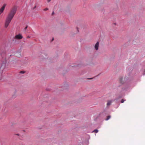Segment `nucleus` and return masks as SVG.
I'll use <instances>...</instances> for the list:
<instances>
[{"mask_svg":"<svg viewBox=\"0 0 145 145\" xmlns=\"http://www.w3.org/2000/svg\"><path fill=\"white\" fill-rule=\"evenodd\" d=\"M17 10V7L15 6H13L10 9V12L6 18L5 24V28H7V27L16 13Z\"/></svg>","mask_w":145,"mask_h":145,"instance_id":"obj_1","label":"nucleus"},{"mask_svg":"<svg viewBox=\"0 0 145 145\" xmlns=\"http://www.w3.org/2000/svg\"><path fill=\"white\" fill-rule=\"evenodd\" d=\"M6 6V4H4L3 6L0 9V14H1L3 12Z\"/></svg>","mask_w":145,"mask_h":145,"instance_id":"obj_2","label":"nucleus"},{"mask_svg":"<svg viewBox=\"0 0 145 145\" xmlns=\"http://www.w3.org/2000/svg\"><path fill=\"white\" fill-rule=\"evenodd\" d=\"M23 38L22 35L20 34H19L15 36V38L18 39H21Z\"/></svg>","mask_w":145,"mask_h":145,"instance_id":"obj_3","label":"nucleus"},{"mask_svg":"<svg viewBox=\"0 0 145 145\" xmlns=\"http://www.w3.org/2000/svg\"><path fill=\"white\" fill-rule=\"evenodd\" d=\"M99 43L98 42H97L95 45L94 47L96 50H98V47L99 46Z\"/></svg>","mask_w":145,"mask_h":145,"instance_id":"obj_4","label":"nucleus"},{"mask_svg":"<svg viewBox=\"0 0 145 145\" xmlns=\"http://www.w3.org/2000/svg\"><path fill=\"white\" fill-rule=\"evenodd\" d=\"M119 82L121 84H123L124 83V81H123V78H120Z\"/></svg>","mask_w":145,"mask_h":145,"instance_id":"obj_5","label":"nucleus"},{"mask_svg":"<svg viewBox=\"0 0 145 145\" xmlns=\"http://www.w3.org/2000/svg\"><path fill=\"white\" fill-rule=\"evenodd\" d=\"M112 103V101L111 100H109L107 101V106H110L111 105V103Z\"/></svg>","mask_w":145,"mask_h":145,"instance_id":"obj_6","label":"nucleus"},{"mask_svg":"<svg viewBox=\"0 0 145 145\" xmlns=\"http://www.w3.org/2000/svg\"><path fill=\"white\" fill-rule=\"evenodd\" d=\"M111 118V116H107V118L105 119L106 120H108L109 119Z\"/></svg>","mask_w":145,"mask_h":145,"instance_id":"obj_7","label":"nucleus"},{"mask_svg":"<svg viewBox=\"0 0 145 145\" xmlns=\"http://www.w3.org/2000/svg\"><path fill=\"white\" fill-rule=\"evenodd\" d=\"M98 131L97 129H95L93 131V132H94L95 133H97Z\"/></svg>","mask_w":145,"mask_h":145,"instance_id":"obj_8","label":"nucleus"},{"mask_svg":"<svg viewBox=\"0 0 145 145\" xmlns=\"http://www.w3.org/2000/svg\"><path fill=\"white\" fill-rule=\"evenodd\" d=\"M125 100H124V99H121V103H123L124 102V101H125Z\"/></svg>","mask_w":145,"mask_h":145,"instance_id":"obj_9","label":"nucleus"},{"mask_svg":"<svg viewBox=\"0 0 145 145\" xmlns=\"http://www.w3.org/2000/svg\"><path fill=\"white\" fill-rule=\"evenodd\" d=\"M48 8H44V11H46V10H48Z\"/></svg>","mask_w":145,"mask_h":145,"instance_id":"obj_10","label":"nucleus"},{"mask_svg":"<svg viewBox=\"0 0 145 145\" xmlns=\"http://www.w3.org/2000/svg\"><path fill=\"white\" fill-rule=\"evenodd\" d=\"M24 72H24V71H21L20 72V73H24Z\"/></svg>","mask_w":145,"mask_h":145,"instance_id":"obj_11","label":"nucleus"},{"mask_svg":"<svg viewBox=\"0 0 145 145\" xmlns=\"http://www.w3.org/2000/svg\"><path fill=\"white\" fill-rule=\"evenodd\" d=\"M27 26H26L25 28V30L26 29H27Z\"/></svg>","mask_w":145,"mask_h":145,"instance_id":"obj_12","label":"nucleus"},{"mask_svg":"<svg viewBox=\"0 0 145 145\" xmlns=\"http://www.w3.org/2000/svg\"><path fill=\"white\" fill-rule=\"evenodd\" d=\"M30 37L29 36H28L27 37V38H29Z\"/></svg>","mask_w":145,"mask_h":145,"instance_id":"obj_13","label":"nucleus"},{"mask_svg":"<svg viewBox=\"0 0 145 145\" xmlns=\"http://www.w3.org/2000/svg\"><path fill=\"white\" fill-rule=\"evenodd\" d=\"M143 74L145 75V70H144V72L143 73Z\"/></svg>","mask_w":145,"mask_h":145,"instance_id":"obj_14","label":"nucleus"},{"mask_svg":"<svg viewBox=\"0 0 145 145\" xmlns=\"http://www.w3.org/2000/svg\"><path fill=\"white\" fill-rule=\"evenodd\" d=\"M51 0H48V2H49Z\"/></svg>","mask_w":145,"mask_h":145,"instance_id":"obj_15","label":"nucleus"},{"mask_svg":"<svg viewBox=\"0 0 145 145\" xmlns=\"http://www.w3.org/2000/svg\"><path fill=\"white\" fill-rule=\"evenodd\" d=\"M54 12H53L52 13V15H53L54 14Z\"/></svg>","mask_w":145,"mask_h":145,"instance_id":"obj_16","label":"nucleus"},{"mask_svg":"<svg viewBox=\"0 0 145 145\" xmlns=\"http://www.w3.org/2000/svg\"><path fill=\"white\" fill-rule=\"evenodd\" d=\"M36 6H35L34 7V8H36Z\"/></svg>","mask_w":145,"mask_h":145,"instance_id":"obj_17","label":"nucleus"}]
</instances>
